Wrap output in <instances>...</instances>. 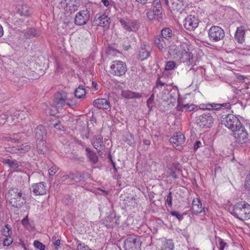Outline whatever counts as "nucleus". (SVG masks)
<instances>
[{
    "label": "nucleus",
    "mask_w": 250,
    "mask_h": 250,
    "mask_svg": "<svg viewBox=\"0 0 250 250\" xmlns=\"http://www.w3.org/2000/svg\"><path fill=\"white\" fill-rule=\"evenodd\" d=\"M168 52L171 56L187 65H192L194 63L192 53L186 43L176 42L175 44L169 46Z\"/></svg>",
    "instance_id": "obj_1"
},
{
    "label": "nucleus",
    "mask_w": 250,
    "mask_h": 250,
    "mask_svg": "<svg viewBox=\"0 0 250 250\" xmlns=\"http://www.w3.org/2000/svg\"><path fill=\"white\" fill-rule=\"evenodd\" d=\"M9 204L13 207L21 208L26 203L25 195L17 188L10 189L6 195Z\"/></svg>",
    "instance_id": "obj_2"
},
{
    "label": "nucleus",
    "mask_w": 250,
    "mask_h": 250,
    "mask_svg": "<svg viewBox=\"0 0 250 250\" xmlns=\"http://www.w3.org/2000/svg\"><path fill=\"white\" fill-rule=\"evenodd\" d=\"M230 212L231 214L240 220L250 219V205L245 201L236 204Z\"/></svg>",
    "instance_id": "obj_3"
},
{
    "label": "nucleus",
    "mask_w": 250,
    "mask_h": 250,
    "mask_svg": "<svg viewBox=\"0 0 250 250\" xmlns=\"http://www.w3.org/2000/svg\"><path fill=\"white\" fill-rule=\"evenodd\" d=\"M222 122L224 125L232 131H236L242 125L237 117L233 114H229L222 118Z\"/></svg>",
    "instance_id": "obj_4"
},
{
    "label": "nucleus",
    "mask_w": 250,
    "mask_h": 250,
    "mask_svg": "<svg viewBox=\"0 0 250 250\" xmlns=\"http://www.w3.org/2000/svg\"><path fill=\"white\" fill-rule=\"evenodd\" d=\"M119 21L122 28L127 32H136L139 29V22L135 20L127 18H119Z\"/></svg>",
    "instance_id": "obj_5"
},
{
    "label": "nucleus",
    "mask_w": 250,
    "mask_h": 250,
    "mask_svg": "<svg viewBox=\"0 0 250 250\" xmlns=\"http://www.w3.org/2000/svg\"><path fill=\"white\" fill-rule=\"evenodd\" d=\"M126 66L125 62L121 61H115L110 66V73L116 76H121L126 71Z\"/></svg>",
    "instance_id": "obj_6"
},
{
    "label": "nucleus",
    "mask_w": 250,
    "mask_h": 250,
    "mask_svg": "<svg viewBox=\"0 0 250 250\" xmlns=\"http://www.w3.org/2000/svg\"><path fill=\"white\" fill-rule=\"evenodd\" d=\"M208 37L210 41L218 42L225 37V32L221 27L218 26H213L208 30Z\"/></svg>",
    "instance_id": "obj_7"
},
{
    "label": "nucleus",
    "mask_w": 250,
    "mask_h": 250,
    "mask_svg": "<svg viewBox=\"0 0 250 250\" xmlns=\"http://www.w3.org/2000/svg\"><path fill=\"white\" fill-rule=\"evenodd\" d=\"M141 243L139 238L131 236L125 239L124 246L126 250H141Z\"/></svg>",
    "instance_id": "obj_8"
},
{
    "label": "nucleus",
    "mask_w": 250,
    "mask_h": 250,
    "mask_svg": "<svg viewBox=\"0 0 250 250\" xmlns=\"http://www.w3.org/2000/svg\"><path fill=\"white\" fill-rule=\"evenodd\" d=\"M54 104L57 108V112L59 111V109H62L65 105L70 106L68 94L65 92L57 94L55 98Z\"/></svg>",
    "instance_id": "obj_9"
},
{
    "label": "nucleus",
    "mask_w": 250,
    "mask_h": 250,
    "mask_svg": "<svg viewBox=\"0 0 250 250\" xmlns=\"http://www.w3.org/2000/svg\"><path fill=\"white\" fill-rule=\"evenodd\" d=\"M79 6L80 3L78 0H62L60 2L61 8L71 13L77 10Z\"/></svg>",
    "instance_id": "obj_10"
},
{
    "label": "nucleus",
    "mask_w": 250,
    "mask_h": 250,
    "mask_svg": "<svg viewBox=\"0 0 250 250\" xmlns=\"http://www.w3.org/2000/svg\"><path fill=\"white\" fill-rule=\"evenodd\" d=\"M233 136L236 142L242 144L247 142L248 140V133L245 127L242 125L240 128H238L236 131H233Z\"/></svg>",
    "instance_id": "obj_11"
},
{
    "label": "nucleus",
    "mask_w": 250,
    "mask_h": 250,
    "mask_svg": "<svg viewBox=\"0 0 250 250\" xmlns=\"http://www.w3.org/2000/svg\"><path fill=\"white\" fill-rule=\"evenodd\" d=\"M89 18V11L87 9L81 10L75 16V22L78 25H83L87 22Z\"/></svg>",
    "instance_id": "obj_12"
},
{
    "label": "nucleus",
    "mask_w": 250,
    "mask_h": 250,
    "mask_svg": "<svg viewBox=\"0 0 250 250\" xmlns=\"http://www.w3.org/2000/svg\"><path fill=\"white\" fill-rule=\"evenodd\" d=\"M169 142L175 149L181 150L183 149L182 145L185 142V137L181 132H177L170 138Z\"/></svg>",
    "instance_id": "obj_13"
},
{
    "label": "nucleus",
    "mask_w": 250,
    "mask_h": 250,
    "mask_svg": "<svg viewBox=\"0 0 250 250\" xmlns=\"http://www.w3.org/2000/svg\"><path fill=\"white\" fill-rule=\"evenodd\" d=\"M213 119L209 114H203L197 118V125L202 128H209L213 123Z\"/></svg>",
    "instance_id": "obj_14"
},
{
    "label": "nucleus",
    "mask_w": 250,
    "mask_h": 250,
    "mask_svg": "<svg viewBox=\"0 0 250 250\" xmlns=\"http://www.w3.org/2000/svg\"><path fill=\"white\" fill-rule=\"evenodd\" d=\"M93 24L107 28L110 24L109 18L105 14H97L93 21Z\"/></svg>",
    "instance_id": "obj_15"
},
{
    "label": "nucleus",
    "mask_w": 250,
    "mask_h": 250,
    "mask_svg": "<svg viewBox=\"0 0 250 250\" xmlns=\"http://www.w3.org/2000/svg\"><path fill=\"white\" fill-rule=\"evenodd\" d=\"M199 24L198 20L194 16L188 15L184 20V27L189 31L194 30Z\"/></svg>",
    "instance_id": "obj_16"
},
{
    "label": "nucleus",
    "mask_w": 250,
    "mask_h": 250,
    "mask_svg": "<svg viewBox=\"0 0 250 250\" xmlns=\"http://www.w3.org/2000/svg\"><path fill=\"white\" fill-rule=\"evenodd\" d=\"M31 189L36 195H44L47 191L46 183L43 182L32 185Z\"/></svg>",
    "instance_id": "obj_17"
},
{
    "label": "nucleus",
    "mask_w": 250,
    "mask_h": 250,
    "mask_svg": "<svg viewBox=\"0 0 250 250\" xmlns=\"http://www.w3.org/2000/svg\"><path fill=\"white\" fill-rule=\"evenodd\" d=\"M230 104L229 103H223L222 104L212 103L200 104V108L202 109L207 110H219L222 107L225 108H230Z\"/></svg>",
    "instance_id": "obj_18"
},
{
    "label": "nucleus",
    "mask_w": 250,
    "mask_h": 250,
    "mask_svg": "<svg viewBox=\"0 0 250 250\" xmlns=\"http://www.w3.org/2000/svg\"><path fill=\"white\" fill-rule=\"evenodd\" d=\"M17 9V13L21 16L28 17L32 13L31 8L27 4L22 2L18 4Z\"/></svg>",
    "instance_id": "obj_19"
},
{
    "label": "nucleus",
    "mask_w": 250,
    "mask_h": 250,
    "mask_svg": "<svg viewBox=\"0 0 250 250\" xmlns=\"http://www.w3.org/2000/svg\"><path fill=\"white\" fill-rule=\"evenodd\" d=\"M91 143L98 151L101 152L104 149L103 137L101 135H95L91 140Z\"/></svg>",
    "instance_id": "obj_20"
},
{
    "label": "nucleus",
    "mask_w": 250,
    "mask_h": 250,
    "mask_svg": "<svg viewBox=\"0 0 250 250\" xmlns=\"http://www.w3.org/2000/svg\"><path fill=\"white\" fill-rule=\"evenodd\" d=\"M154 42L159 49L162 52H165L167 49V44L168 41L161 36H157L154 39Z\"/></svg>",
    "instance_id": "obj_21"
},
{
    "label": "nucleus",
    "mask_w": 250,
    "mask_h": 250,
    "mask_svg": "<svg viewBox=\"0 0 250 250\" xmlns=\"http://www.w3.org/2000/svg\"><path fill=\"white\" fill-rule=\"evenodd\" d=\"M35 134L37 142L45 141L46 132L44 126L42 125L37 126L35 129Z\"/></svg>",
    "instance_id": "obj_22"
},
{
    "label": "nucleus",
    "mask_w": 250,
    "mask_h": 250,
    "mask_svg": "<svg viewBox=\"0 0 250 250\" xmlns=\"http://www.w3.org/2000/svg\"><path fill=\"white\" fill-rule=\"evenodd\" d=\"M150 50L151 48L148 45L145 43L142 44L139 52V56L140 60L143 61L148 58Z\"/></svg>",
    "instance_id": "obj_23"
},
{
    "label": "nucleus",
    "mask_w": 250,
    "mask_h": 250,
    "mask_svg": "<svg viewBox=\"0 0 250 250\" xmlns=\"http://www.w3.org/2000/svg\"><path fill=\"white\" fill-rule=\"evenodd\" d=\"M93 104L94 106L98 108L108 109L110 106L109 102L105 99H98L93 101Z\"/></svg>",
    "instance_id": "obj_24"
},
{
    "label": "nucleus",
    "mask_w": 250,
    "mask_h": 250,
    "mask_svg": "<svg viewBox=\"0 0 250 250\" xmlns=\"http://www.w3.org/2000/svg\"><path fill=\"white\" fill-rule=\"evenodd\" d=\"M191 208L193 212L195 214L201 213L204 210V208L203 207L200 200L198 198L193 200Z\"/></svg>",
    "instance_id": "obj_25"
},
{
    "label": "nucleus",
    "mask_w": 250,
    "mask_h": 250,
    "mask_svg": "<svg viewBox=\"0 0 250 250\" xmlns=\"http://www.w3.org/2000/svg\"><path fill=\"white\" fill-rule=\"evenodd\" d=\"M122 96L125 99H139L142 97L141 94L134 92L129 90H123L121 91Z\"/></svg>",
    "instance_id": "obj_26"
},
{
    "label": "nucleus",
    "mask_w": 250,
    "mask_h": 250,
    "mask_svg": "<svg viewBox=\"0 0 250 250\" xmlns=\"http://www.w3.org/2000/svg\"><path fill=\"white\" fill-rule=\"evenodd\" d=\"M2 162L11 169H16L21 166V163L16 160H13L9 158L3 159Z\"/></svg>",
    "instance_id": "obj_27"
},
{
    "label": "nucleus",
    "mask_w": 250,
    "mask_h": 250,
    "mask_svg": "<svg viewBox=\"0 0 250 250\" xmlns=\"http://www.w3.org/2000/svg\"><path fill=\"white\" fill-rule=\"evenodd\" d=\"M245 29L242 26L238 27L235 34V39L240 43L244 42Z\"/></svg>",
    "instance_id": "obj_28"
},
{
    "label": "nucleus",
    "mask_w": 250,
    "mask_h": 250,
    "mask_svg": "<svg viewBox=\"0 0 250 250\" xmlns=\"http://www.w3.org/2000/svg\"><path fill=\"white\" fill-rule=\"evenodd\" d=\"M85 151L87 153L86 155L89 159V161L93 164H96L98 161V157L96 154L90 148L86 147Z\"/></svg>",
    "instance_id": "obj_29"
},
{
    "label": "nucleus",
    "mask_w": 250,
    "mask_h": 250,
    "mask_svg": "<svg viewBox=\"0 0 250 250\" xmlns=\"http://www.w3.org/2000/svg\"><path fill=\"white\" fill-rule=\"evenodd\" d=\"M174 244L171 240L162 241L161 250H173Z\"/></svg>",
    "instance_id": "obj_30"
},
{
    "label": "nucleus",
    "mask_w": 250,
    "mask_h": 250,
    "mask_svg": "<svg viewBox=\"0 0 250 250\" xmlns=\"http://www.w3.org/2000/svg\"><path fill=\"white\" fill-rule=\"evenodd\" d=\"M37 151L39 153L44 154L47 152L45 141L37 142Z\"/></svg>",
    "instance_id": "obj_31"
},
{
    "label": "nucleus",
    "mask_w": 250,
    "mask_h": 250,
    "mask_svg": "<svg viewBox=\"0 0 250 250\" xmlns=\"http://www.w3.org/2000/svg\"><path fill=\"white\" fill-rule=\"evenodd\" d=\"M196 105L193 104H179L177 106L178 111H182L184 109H186L188 111L193 110L195 108Z\"/></svg>",
    "instance_id": "obj_32"
},
{
    "label": "nucleus",
    "mask_w": 250,
    "mask_h": 250,
    "mask_svg": "<svg viewBox=\"0 0 250 250\" xmlns=\"http://www.w3.org/2000/svg\"><path fill=\"white\" fill-rule=\"evenodd\" d=\"M172 35V30L169 28H166L162 30L160 36L168 41V40L171 38Z\"/></svg>",
    "instance_id": "obj_33"
},
{
    "label": "nucleus",
    "mask_w": 250,
    "mask_h": 250,
    "mask_svg": "<svg viewBox=\"0 0 250 250\" xmlns=\"http://www.w3.org/2000/svg\"><path fill=\"white\" fill-rule=\"evenodd\" d=\"M80 175L79 172H76L74 175L72 173H70V174L64 175L62 176L60 179L59 180V182H62L65 181L66 180L68 179H71V181H72L73 180H75V179L77 178V177Z\"/></svg>",
    "instance_id": "obj_34"
},
{
    "label": "nucleus",
    "mask_w": 250,
    "mask_h": 250,
    "mask_svg": "<svg viewBox=\"0 0 250 250\" xmlns=\"http://www.w3.org/2000/svg\"><path fill=\"white\" fill-rule=\"evenodd\" d=\"M85 94V90L83 87L82 85H80L78 88H77L75 91V95L76 97L78 98H82Z\"/></svg>",
    "instance_id": "obj_35"
},
{
    "label": "nucleus",
    "mask_w": 250,
    "mask_h": 250,
    "mask_svg": "<svg viewBox=\"0 0 250 250\" xmlns=\"http://www.w3.org/2000/svg\"><path fill=\"white\" fill-rule=\"evenodd\" d=\"M18 147H19V154L24 153L31 149L30 145L27 143L23 144L20 146H18Z\"/></svg>",
    "instance_id": "obj_36"
},
{
    "label": "nucleus",
    "mask_w": 250,
    "mask_h": 250,
    "mask_svg": "<svg viewBox=\"0 0 250 250\" xmlns=\"http://www.w3.org/2000/svg\"><path fill=\"white\" fill-rule=\"evenodd\" d=\"M2 234L5 237L11 236L12 230L9 225H5L2 230Z\"/></svg>",
    "instance_id": "obj_37"
},
{
    "label": "nucleus",
    "mask_w": 250,
    "mask_h": 250,
    "mask_svg": "<svg viewBox=\"0 0 250 250\" xmlns=\"http://www.w3.org/2000/svg\"><path fill=\"white\" fill-rule=\"evenodd\" d=\"M153 11L154 12H157L155 14H159V12L160 11L161 9V5L160 3V1L159 0H155L153 1Z\"/></svg>",
    "instance_id": "obj_38"
},
{
    "label": "nucleus",
    "mask_w": 250,
    "mask_h": 250,
    "mask_svg": "<svg viewBox=\"0 0 250 250\" xmlns=\"http://www.w3.org/2000/svg\"><path fill=\"white\" fill-rule=\"evenodd\" d=\"M5 150L6 152L12 153V154H19V147L17 146H12V147H5Z\"/></svg>",
    "instance_id": "obj_39"
},
{
    "label": "nucleus",
    "mask_w": 250,
    "mask_h": 250,
    "mask_svg": "<svg viewBox=\"0 0 250 250\" xmlns=\"http://www.w3.org/2000/svg\"><path fill=\"white\" fill-rule=\"evenodd\" d=\"M25 36L27 38L36 37L37 36V31L35 29H30L26 32Z\"/></svg>",
    "instance_id": "obj_40"
},
{
    "label": "nucleus",
    "mask_w": 250,
    "mask_h": 250,
    "mask_svg": "<svg viewBox=\"0 0 250 250\" xmlns=\"http://www.w3.org/2000/svg\"><path fill=\"white\" fill-rule=\"evenodd\" d=\"M218 241L219 243L217 247L219 250H224L225 247H228L227 243L225 242L221 238H219Z\"/></svg>",
    "instance_id": "obj_41"
},
{
    "label": "nucleus",
    "mask_w": 250,
    "mask_h": 250,
    "mask_svg": "<svg viewBox=\"0 0 250 250\" xmlns=\"http://www.w3.org/2000/svg\"><path fill=\"white\" fill-rule=\"evenodd\" d=\"M3 140L4 141H11L12 142H14V143H19V142H20L21 139L18 138V137L13 136V137H5L3 138Z\"/></svg>",
    "instance_id": "obj_42"
},
{
    "label": "nucleus",
    "mask_w": 250,
    "mask_h": 250,
    "mask_svg": "<svg viewBox=\"0 0 250 250\" xmlns=\"http://www.w3.org/2000/svg\"><path fill=\"white\" fill-rule=\"evenodd\" d=\"M155 93H154L153 92L152 94L150 96V97L148 98V99L147 100V105L149 108L151 109L152 106H153V103L154 100V94Z\"/></svg>",
    "instance_id": "obj_43"
},
{
    "label": "nucleus",
    "mask_w": 250,
    "mask_h": 250,
    "mask_svg": "<svg viewBox=\"0 0 250 250\" xmlns=\"http://www.w3.org/2000/svg\"><path fill=\"white\" fill-rule=\"evenodd\" d=\"M181 8V5L178 3V1H173L171 3V10L178 11Z\"/></svg>",
    "instance_id": "obj_44"
},
{
    "label": "nucleus",
    "mask_w": 250,
    "mask_h": 250,
    "mask_svg": "<svg viewBox=\"0 0 250 250\" xmlns=\"http://www.w3.org/2000/svg\"><path fill=\"white\" fill-rule=\"evenodd\" d=\"M165 84V83H164L161 82L159 79H158L156 82V87L153 88V92H154V93H156L157 89H159V90H161L162 87L164 86Z\"/></svg>",
    "instance_id": "obj_45"
},
{
    "label": "nucleus",
    "mask_w": 250,
    "mask_h": 250,
    "mask_svg": "<svg viewBox=\"0 0 250 250\" xmlns=\"http://www.w3.org/2000/svg\"><path fill=\"white\" fill-rule=\"evenodd\" d=\"M175 67V63L173 61L167 62L165 66V69L167 70H170L174 69Z\"/></svg>",
    "instance_id": "obj_46"
},
{
    "label": "nucleus",
    "mask_w": 250,
    "mask_h": 250,
    "mask_svg": "<svg viewBox=\"0 0 250 250\" xmlns=\"http://www.w3.org/2000/svg\"><path fill=\"white\" fill-rule=\"evenodd\" d=\"M34 245L36 248L39 249L40 250H45V246L42 243L37 240H35L34 242Z\"/></svg>",
    "instance_id": "obj_47"
},
{
    "label": "nucleus",
    "mask_w": 250,
    "mask_h": 250,
    "mask_svg": "<svg viewBox=\"0 0 250 250\" xmlns=\"http://www.w3.org/2000/svg\"><path fill=\"white\" fill-rule=\"evenodd\" d=\"M13 240L11 236L5 237L3 240V244L5 246H9L12 244Z\"/></svg>",
    "instance_id": "obj_48"
},
{
    "label": "nucleus",
    "mask_w": 250,
    "mask_h": 250,
    "mask_svg": "<svg viewBox=\"0 0 250 250\" xmlns=\"http://www.w3.org/2000/svg\"><path fill=\"white\" fill-rule=\"evenodd\" d=\"M59 167L56 166H53L48 169V174L50 176H53L58 171Z\"/></svg>",
    "instance_id": "obj_49"
},
{
    "label": "nucleus",
    "mask_w": 250,
    "mask_h": 250,
    "mask_svg": "<svg viewBox=\"0 0 250 250\" xmlns=\"http://www.w3.org/2000/svg\"><path fill=\"white\" fill-rule=\"evenodd\" d=\"M77 250H91L84 243H79L77 246Z\"/></svg>",
    "instance_id": "obj_50"
},
{
    "label": "nucleus",
    "mask_w": 250,
    "mask_h": 250,
    "mask_svg": "<svg viewBox=\"0 0 250 250\" xmlns=\"http://www.w3.org/2000/svg\"><path fill=\"white\" fill-rule=\"evenodd\" d=\"M166 202L169 207L172 206V193L169 192L167 196Z\"/></svg>",
    "instance_id": "obj_51"
},
{
    "label": "nucleus",
    "mask_w": 250,
    "mask_h": 250,
    "mask_svg": "<svg viewBox=\"0 0 250 250\" xmlns=\"http://www.w3.org/2000/svg\"><path fill=\"white\" fill-rule=\"evenodd\" d=\"M170 214L172 216H175L179 220H181L183 219V215L176 211H171Z\"/></svg>",
    "instance_id": "obj_52"
},
{
    "label": "nucleus",
    "mask_w": 250,
    "mask_h": 250,
    "mask_svg": "<svg viewBox=\"0 0 250 250\" xmlns=\"http://www.w3.org/2000/svg\"><path fill=\"white\" fill-rule=\"evenodd\" d=\"M101 1L107 7H110L112 6L111 1L110 0H101Z\"/></svg>",
    "instance_id": "obj_53"
},
{
    "label": "nucleus",
    "mask_w": 250,
    "mask_h": 250,
    "mask_svg": "<svg viewBox=\"0 0 250 250\" xmlns=\"http://www.w3.org/2000/svg\"><path fill=\"white\" fill-rule=\"evenodd\" d=\"M8 118L7 114H2L0 115V123H4Z\"/></svg>",
    "instance_id": "obj_54"
},
{
    "label": "nucleus",
    "mask_w": 250,
    "mask_h": 250,
    "mask_svg": "<svg viewBox=\"0 0 250 250\" xmlns=\"http://www.w3.org/2000/svg\"><path fill=\"white\" fill-rule=\"evenodd\" d=\"M53 244L54 246L56 247V249H58V247L60 246L61 244V241L60 239H54L53 240Z\"/></svg>",
    "instance_id": "obj_55"
},
{
    "label": "nucleus",
    "mask_w": 250,
    "mask_h": 250,
    "mask_svg": "<svg viewBox=\"0 0 250 250\" xmlns=\"http://www.w3.org/2000/svg\"><path fill=\"white\" fill-rule=\"evenodd\" d=\"M245 186L246 189L248 191H250V181L248 180L247 178L245 181Z\"/></svg>",
    "instance_id": "obj_56"
},
{
    "label": "nucleus",
    "mask_w": 250,
    "mask_h": 250,
    "mask_svg": "<svg viewBox=\"0 0 250 250\" xmlns=\"http://www.w3.org/2000/svg\"><path fill=\"white\" fill-rule=\"evenodd\" d=\"M54 127L58 130H62L63 127L60 124H56L54 125Z\"/></svg>",
    "instance_id": "obj_57"
},
{
    "label": "nucleus",
    "mask_w": 250,
    "mask_h": 250,
    "mask_svg": "<svg viewBox=\"0 0 250 250\" xmlns=\"http://www.w3.org/2000/svg\"><path fill=\"white\" fill-rule=\"evenodd\" d=\"M237 79L240 81H243L245 80V77L242 75H237L236 76Z\"/></svg>",
    "instance_id": "obj_58"
},
{
    "label": "nucleus",
    "mask_w": 250,
    "mask_h": 250,
    "mask_svg": "<svg viewBox=\"0 0 250 250\" xmlns=\"http://www.w3.org/2000/svg\"><path fill=\"white\" fill-rule=\"evenodd\" d=\"M201 143L200 141H197L194 145V149H197L200 147Z\"/></svg>",
    "instance_id": "obj_59"
},
{
    "label": "nucleus",
    "mask_w": 250,
    "mask_h": 250,
    "mask_svg": "<svg viewBox=\"0 0 250 250\" xmlns=\"http://www.w3.org/2000/svg\"><path fill=\"white\" fill-rule=\"evenodd\" d=\"M170 175L175 179L177 178V175L175 171H171L170 172Z\"/></svg>",
    "instance_id": "obj_60"
},
{
    "label": "nucleus",
    "mask_w": 250,
    "mask_h": 250,
    "mask_svg": "<svg viewBox=\"0 0 250 250\" xmlns=\"http://www.w3.org/2000/svg\"><path fill=\"white\" fill-rule=\"evenodd\" d=\"M14 116H17V119H20L21 120H22V117H20V114L19 112H16L14 113Z\"/></svg>",
    "instance_id": "obj_61"
},
{
    "label": "nucleus",
    "mask_w": 250,
    "mask_h": 250,
    "mask_svg": "<svg viewBox=\"0 0 250 250\" xmlns=\"http://www.w3.org/2000/svg\"><path fill=\"white\" fill-rule=\"evenodd\" d=\"M3 35V30L2 26L0 24V37H2Z\"/></svg>",
    "instance_id": "obj_62"
},
{
    "label": "nucleus",
    "mask_w": 250,
    "mask_h": 250,
    "mask_svg": "<svg viewBox=\"0 0 250 250\" xmlns=\"http://www.w3.org/2000/svg\"><path fill=\"white\" fill-rule=\"evenodd\" d=\"M136 1L140 2L141 3H146L147 0H135Z\"/></svg>",
    "instance_id": "obj_63"
},
{
    "label": "nucleus",
    "mask_w": 250,
    "mask_h": 250,
    "mask_svg": "<svg viewBox=\"0 0 250 250\" xmlns=\"http://www.w3.org/2000/svg\"><path fill=\"white\" fill-rule=\"evenodd\" d=\"M92 84V85L94 87L95 89L96 90H97L98 89V88H97L98 84H97V83L96 82H93Z\"/></svg>",
    "instance_id": "obj_64"
}]
</instances>
